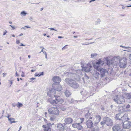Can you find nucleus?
<instances>
[{
    "mask_svg": "<svg viewBox=\"0 0 131 131\" xmlns=\"http://www.w3.org/2000/svg\"><path fill=\"white\" fill-rule=\"evenodd\" d=\"M72 72H65L64 75H66L67 76L74 79L78 80L80 79V76L82 75V71L80 70H75L73 69Z\"/></svg>",
    "mask_w": 131,
    "mask_h": 131,
    "instance_id": "1",
    "label": "nucleus"
},
{
    "mask_svg": "<svg viewBox=\"0 0 131 131\" xmlns=\"http://www.w3.org/2000/svg\"><path fill=\"white\" fill-rule=\"evenodd\" d=\"M120 57V56H115L111 60H109L108 58H106L104 61L107 65L110 66L111 65L114 66H119Z\"/></svg>",
    "mask_w": 131,
    "mask_h": 131,
    "instance_id": "2",
    "label": "nucleus"
},
{
    "mask_svg": "<svg viewBox=\"0 0 131 131\" xmlns=\"http://www.w3.org/2000/svg\"><path fill=\"white\" fill-rule=\"evenodd\" d=\"M54 100L50 99L49 100L50 103L53 105L56 106L57 104H62L63 102V100L59 96H54Z\"/></svg>",
    "mask_w": 131,
    "mask_h": 131,
    "instance_id": "3",
    "label": "nucleus"
},
{
    "mask_svg": "<svg viewBox=\"0 0 131 131\" xmlns=\"http://www.w3.org/2000/svg\"><path fill=\"white\" fill-rule=\"evenodd\" d=\"M65 81L67 84L74 89H77L79 87V85L75 81L69 78L65 79Z\"/></svg>",
    "mask_w": 131,
    "mask_h": 131,
    "instance_id": "4",
    "label": "nucleus"
},
{
    "mask_svg": "<svg viewBox=\"0 0 131 131\" xmlns=\"http://www.w3.org/2000/svg\"><path fill=\"white\" fill-rule=\"evenodd\" d=\"M94 68L100 72V76L101 77H104L105 75V73L106 72V70L104 69L101 68L100 66L97 65H94Z\"/></svg>",
    "mask_w": 131,
    "mask_h": 131,
    "instance_id": "5",
    "label": "nucleus"
},
{
    "mask_svg": "<svg viewBox=\"0 0 131 131\" xmlns=\"http://www.w3.org/2000/svg\"><path fill=\"white\" fill-rule=\"evenodd\" d=\"M49 114L58 115L59 114V111L57 107H52L48 110Z\"/></svg>",
    "mask_w": 131,
    "mask_h": 131,
    "instance_id": "6",
    "label": "nucleus"
},
{
    "mask_svg": "<svg viewBox=\"0 0 131 131\" xmlns=\"http://www.w3.org/2000/svg\"><path fill=\"white\" fill-rule=\"evenodd\" d=\"M103 121H105L106 125L108 126H112L113 124L112 120L108 117L105 116L104 117Z\"/></svg>",
    "mask_w": 131,
    "mask_h": 131,
    "instance_id": "7",
    "label": "nucleus"
},
{
    "mask_svg": "<svg viewBox=\"0 0 131 131\" xmlns=\"http://www.w3.org/2000/svg\"><path fill=\"white\" fill-rule=\"evenodd\" d=\"M127 64V60L126 58L120 57L119 67L121 68H125Z\"/></svg>",
    "mask_w": 131,
    "mask_h": 131,
    "instance_id": "8",
    "label": "nucleus"
},
{
    "mask_svg": "<svg viewBox=\"0 0 131 131\" xmlns=\"http://www.w3.org/2000/svg\"><path fill=\"white\" fill-rule=\"evenodd\" d=\"M113 100L118 104H121L124 102V100L122 97H118L117 95H115L114 96Z\"/></svg>",
    "mask_w": 131,
    "mask_h": 131,
    "instance_id": "9",
    "label": "nucleus"
},
{
    "mask_svg": "<svg viewBox=\"0 0 131 131\" xmlns=\"http://www.w3.org/2000/svg\"><path fill=\"white\" fill-rule=\"evenodd\" d=\"M52 81L54 82V83L52 84V86H53L56 84H59V83L61 81V80L59 77L56 76L53 77Z\"/></svg>",
    "mask_w": 131,
    "mask_h": 131,
    "instance_id": "10",
    "label": "nucleus"
},
{
    "mask_svg": "<svg viewBox=\"0 0 131 131\" xmlns=\"http://www.w3.org/2000/svg\"><path fill=\"white\" fill-rule=\"evenodd\" d=\"M85 114V117L86 118H89L90 119H92V117H91V114L90 113L88 108H86L83 110Z\"/></svg>",
    "mask_w": 131,
    "mask_h": 131,
    "instance_id": "11",
    "label": "nucleus"
},
{
    "mask_svg": "<svg viewBox=\"0 0 131 131\" xmlns=\"http://www.w3.org/2000/svg\"><path fill=\"white\" fill-rule=\"evenodd\" d=\"M57 128L60 131H67L66 129L67 127L63 126L61 123H58L57 124Z\"/></svg>",
    "mask_w": 131,
    "mask_h": 131,
    "instance_id": "12",
    "label": "nucleus"
},
{
    "mask_svg": "<svg viewBox=\"0 0 131 131\" xmlns=\"http://www.w3.org/2000/svg\"><path fill=\"white\" fill-rule=\"evenodd\" d=\"M53 124H51V123H49L47 125H43L42 127L44 128V131H51V129L50 127H51V125H53Z\"/></svg>",
    "mask_w": 131,
    "mask_h": 131,
    "instance_id": "13",
    "label": "nucleus"
},
{
    "mask_svg": "<svg viewBox=\"0 0 131 131\" xmlns=\"http://www.w3.org/2000/svg\"><path fill=\"white\" fill-rule=\"evenodd\" d=\"M72 126L74 128H77L78 130H82L83 128V127L81 125V124L80 123L73 124Z\"/></svg>",
    "mask_w": 131,
    "mask_h": 131,
    "instance_id": "14",
    "label": "nucleus"
},
{
    "mask_svg": "<svg viewBox=\"0 0 131 131\" xmlns=\"http://www.w3.org/2000/svg\"><path fill=\"white\" fill-rule=\"evenodd\" d=\"M56 91L54 89H52L50 90L48 92L47 94L49 96L53 97H54V96H56L54 94H56Z\"/></svg>",
    "mask_w": 131,
    "mask_h": 131,
    "instance_id": "15",
    "label": "nucleus"
},
{
    "mask_svg": "<svg viewBox=\"0 0 131 131\" xmlns=\"http://www.w3.org/2000/svg\"><path fill=\"white\" fill-rule=\"evenodd\" d=\"M123 125V128H128L131 126V122L128 121L127 120L124 122Z\"/></svg>",
    "mask_w": 131,
    "mask_h": 131,
    "instance_id": "16",
    "label": "nucleus"
},
{
    "mask_svg": "<svg viewBox=\"0 0 131 131\" xmlns=\"http://www.w3.org/2000/svg\"><path fill=\"white\" fill-rule=\"evenodd\" d=\"M121 124H119L118 125L117 124L116 125L113 126L112 128V129L113 131H119L121 129V127L119 125L123 123V121H122L120 122Z\"/></svg>",
    "mask_w": 131,
    "mask_h": 131,
    "instance_id": "17",
    "label": "nucleus"
},
{
    "mask_svg": "<svg viewBox=\"0 0 131 131\" xmlns=\"http://www.w3.org/2000/svg\"><path fill=\"white\" fill-rule=\"evenodd\" d=\"M64 122L63 123L64 125L69 124H71L73 121V119L70 117H67L64 119Z\"/></svg>",
    "mask_w": 131,
    "mask_h": 131,
    "instance_id": "18",
    "label": "nucleus"
},
{
    "mask_svg": "<svg viewBox=\"0 0 131 131\" xmlns=\"http://www.w3.org/2000/svg\"><path fill=\"white\" fill-rule=\"evenodd\" d=\"M101 119V117L99 115H97L94 118V125L95 126L97 125L98 123L99 122Z\"/></svg>",
    "mask_w": 131,
    "mask_h": 131,
    "instance_id": "19",
    "label": "nucleus"
},
{
    "mask_svg": "<svg viewBox=\"0 0 131 131\" xmlns=\"http://www.w3.org/2000/svg\"><path fill=\"white\" fill-rule=\"evenodd\" d=\"M54 88V89L55 91L57 90L58 91H60L62 89V87L61 85L60 84H56L54 86H53Z\"/></svg>",
    "mask_w": 131,
    "mask_h": 131,
    "instance_id": "20",
    "label": "nucleus"
},
{
    "mask_svg": "<svg viewBox=\"0 0 131 131\" xmlns=\"http://www.w3.org/2000/svg\"><path fill=\"white\" fill-rule=\"evenodd\" d=\"M86 124L88 128H91L93 125L92 121L90 119L86 121Z\"/></svg>",
    "mask_w": 131,
    "mask_h": 131,
    "instance_id": "21",
    "label": "nucleus"
},
{
    "mask_svg": "<svg viewBox=\"0 0 131 131\" xmlns=\"http://www.w3.org/2000/svg\"><path fill=\"white\" fill-rule=\"evenodd\" d=\"M92 66H91L86 65V66L83 68V69L86 72H89L90 71V69L92 68Z\"/></svg>",
    "mask_w": 131,
    "mask_h": 131,
    "instance_id": "22",
    "label": "nucleus"
},
{
    "mask_svg": "<svg viewBox=\"0 0 131 131\" xmlns=\"http://www.w3.org/2000/svg\"><path fill=\"white\" fill-rule=\"evenodd\" d=\"M129 119L128 118L127 115V114H125L123 116L122 115L121 118L120 119L121 121H127V120H129Z\"/></svg>",
    "mask_w": 131,
    "mask_h": 131,
    "instance_id": "23",
    "label": "nucleus"
},
{
    "mask_svg": "<svg viewBox=\"0 0 131 131\" xmlns=\"http://www.w3.org/2000/svg\"><path fill=\"white\" fill-rule=\"evenodd\" d=\"M81 93L83 95L84 97H85L87 98L89 96V95H88V93L85 90H83V91H81Z\"/></svg>",
    "mask_w": 131,
    "mask_h": 131,
    "instance_id": "24",
    "label": "nucleus"
},
{
    "mask_svg": "<svg viewBox=\"0 0 131 131\" xmlns=\"http://www.w3.org/2000/svg\"><path fill=\"white\" fill-rule=\"evenodd\" d=\"M103 65L104 64V63L103 61H102L101 59L98 60L97 62H96V64L94 65H94H97L99 66H100L99 65L101 64Z\"/></svg>",
    "mask_w": 131,
    "mask_h": 131,
    "instance_id": "25",
    "label": "nucleus"
},
{
    "mask_svg": "<svg viewBox=\"0 0 131 131\" xmlns=\"http://www.w3.org/2000/svg\"><path fill=\"white\" fill-rule=\"evenodd\" d=\"M93 75L97 79L99 77V75L100 76V75L99 72H98L97 71L94 70L93 74Z\"/></svg>",
    "mask_w": 131,
    "mask_h": 131,
    "instance_id": "26",
    "label": "nucleus"
},
{
    "mask_svg": "<svg viewBox=\"0 0 131 131\" xmlns=\"http://www.w3.org/2000/svg\"><path fill=\"white\" fill-rule=\"evenodd\" d=\"M65 94L66 97H68L71 95V92L69 90H66L64 92Z\"/></svg>",
    "mask_w": 131,
    "mask_h": 131,
    "instance_id": "27",
    "label": "nucleus"
},
{
    "mask_svg": "<svg viewBox=\"0 0 131 131\" xmlns=\"http://www.w3.org/2000/svg\"><path fill=\"white\" fill-rule=\"evenodd\" d=\"M122 115V114L119 113L116 114L115 117V119L121 121L120 119L121 118Z\"/></svg>",
    "mask_w": 131,
    "mask_h": 131,
    "instance_id": "28",
    "label": "nucleus"
},
{
    "mask_svg": "<svg viewBox=\"0 0 131 131\" xmlns=\"http://www.w3.org/2000/svg\"><path fill=\"white\" fill-rule=\"evenodd\" d=\"M67 100L66 101L69 103H75V102H77L76 101L74 100L73 99L70 100L67 99Z\"/></svg>",
    "mask_w": 131,
    "mask_h": 131,
    "instance_id": "29",
    "label": "nucleus"
},
{
    "mask_svg": "<svg viewBox=\"0 0 131 131\" xmlns=\"http://www.w3.org/2000/svg\"><path fill=\"white\" fill-rule=\"evenodd\" d=\"M15 119L12 118H10L8 119V121L10 122L11 124L13 123H15L17 122L16 121H14Z\"/></svg>",
    "mask_w": 131,
    "mask_h": 131,
    "instance_id": "30",
    "label": "nucleus"
},
{
    "mask_svg": "<svg viewBox=\"0 0 131 131\" xmlns=\"http://www.w3.org/2000/svg\"><path fill=\"white\" fill-rule=\"evenodd\" d=\"M43 72H42L41 73H36L35 74V76L36 77H40L41 75H43Z\"/></svg>",
    "mask_w": 131,
    "mask_h": 131,
    "instance_id": "31",
    "label": "nucleus"
},
{
    "mask_svg": "<svg viewBox=\"0 0 131 131\" xmlns=\"http://www.w3.org/2000/svg\"><path fill=\"white\" fill-rule=\"evenodd\" d=\"M91 131H99V128L98 127L96 126L91 129Z\"/></svg>",
    "mask_w": 131,
    "mask_h": 131,
    "instance_id": "32",
    "label": "nucleus"
},
{
    "mask_svg": "<svg viewBox=\"0 0 131 131\" xmlns=\"http://www.w3.org/2000/svg\"><path fill=\"white\" fill-rule=\"evenodd\" d=\"M20 15L22 16H25L27 14V13L25 11H23L20 13Z\"/></svg>",
    "mask_w": 131,
    "mask_h": 131,
    "instance_id": "33",
    "label": "nucleus"
},
{
    "mask_svg": "<svg viewBox=\"0 0 131 131\" xmlns=\"http://www.w3.org/2000/svg\"><path fill=\"white\" fill-rule=\"evenodd\" d=\"M126 108L127 110V111H130V106L128 104L126 106Z\"/></svg>",
    "mask_w": 131,
    "mask_h": 131,
    "instance_id": "34",
    "label": "nucleus"
},
{
    "mask_svg": "<svg viewBox=\"0 0 131 131\" xmlns=\"http://www.w3.org/2000/svg\"><path fill=\"white\" fill-rule=\"evenodd\" d=\"M17 105L18 107V108H20V107H21L23 106V105L22 103H21L19 102H18L17 103Z\"/></svg>",
    "mask_w": 131,
    "mask_h": 131,
    "instance_id": "35",
    "label": "nucleus"
},
{
    "mask_svg": "<svg viewBox=\"0 0 131 131\" xmlns=\"http://www.w3.org/2000/svg\"><path fill=\"white\" fill-rule=\"evenodd\" d=\"M101 22V20L100 19H98L97 20L95 21V25L99 24Z\"/></svg>",
    "mask_w": 131,
    "mask_h": 131,
    "instance_id": "36",
    "label": "nucleus"
},
{
    "mask_svg": "<svg viewBox=\"0 0 131 131\" xmlns=\"http://www.w3.org/2000/svg\"><path fill=\"white\" fill-rule=\"evenodd\" d=\"M96 53H92L91 54V58H95V57H96L97 55Z\"/></svg>",
    "mask_w": 131,
    "mask_h": 131,
    "instance_id": "37",
    "label": "nucleus"
},
{
    "mask_svg": "<svg viewBox=\"0 0 131 131\" xmlns=\"http://www.w3.org/2000/svg\"><path fill=\"white\" fill-rule=\"evenodd\" d=\"M105 121H102L100 123V124L101 125V127H102L105 124Z\"/></svg>",
    "mask_w": 131,
    "mask_h": 131,
    "instance_id": "38",
    "label": "nucleus"
},
{
    "mask_svg": "<svg viewBox=\"0 0 131 131\" xmlns=\"http://www.w3.org/2000/svg\"><path fill=\"white\" fill-rule=\"evenodd\" d=\"M94 42H91L90 43H82L81 44L83 45H89V44H92V43H94Z\"/></svg>",
    "mask_w": 131,
    "mask_h": 131,
    "instance_id": "39",
    "label": "nucleus"
},
{
    "mask_svg": "<svg viewBox=\"0 0 131 131\" xmlns=\"http://www.w3.org/2000/svg\"><path fill=\"white\" fill-rule=\"evenodd\" d=\"M60 108L63 111H64L66 110L65 107L64 106H61Z\"/></svg>",
    "mask_w": 131,
    "mask_h": 131,
    "instance_id": "40",
    "label": "nucleus"
},
{
    "mask_svg": "<svg viewBox=\"0 0 131 131\" xmlns=\"http://www.w3.org/2000/svg\"><path fill=\"white\" fill-rule=\"evenodd\" d=\"M120 46L121 47H122V48H125L126 49H127L128 48H131V47H125L123 46L122 45H120Z\"/></svg>",
    "mask_w": 131,
    "mask_h": 131,
    "instance_id": "41",
    "label": "nucleus"
},
{
    "mask_svg": "<svg viewBox=\"0 0 131 131\" xmlns=\"http://www.w3.org/2000/svg\"><path fill=\"white\" fill-rule=\"evenodd\" d=\"M80 120L81 121V122L80 123L81 124L84 121V118H80Z\"/></svg>",
    "mask_w": 131,
    "mask_h": 131,
    "instance_id": "42",
    "label": "nucleus"
},
{
    "mask_svg": "<svg viewBox=\"0 0 131 131\" xmlns=\"http://www.w3.org/2000/svg\"><path fill=\"white\" fill-rule=\"evenodd\" d=\"M55 118V117L54 116H52L50 117V119L51 121H53L54 120Z\"/></svg>",
    "mask_w": 131,
    "mask_h": 131,
    "instance_id": "43",
    "label": "nucleus"
},
{
    "mask_svg": "<svg viewBox=\"0 0 131 131\" xmlns=\"http://www.w3.org/2000/svg\"><path fill=\"white\" fill-rule=\"evenodd\" d=\"M130 49H128L126 50H124L123 51H127L128 52H131V48H130Z\"/></svg>",
    "mask_w": 131,
    "mask_h": 131,
    "instance_id": "44",
    "label": "nucleus"
},
{
    "mask_svg": "<svg viewBox=\"0 0 131 131\" xmlns=\"http://www.w3.org/2000/svg\"><path fill=\"white\" fill-rule=\"evenodd\" d=\"M67 45H66V46H64L63 47L62 49V50H64L65 49H67Z\"/></svg>",
    "mask_w": 131,
    "mask_h": 131,
    "instance_id": "45",
    "label": "nucleus"
},
{
    "mask_svg": "<svg viewBox=\"0 0 131 131\" xmlns=\"http://www.w3.org/2000/svg\"><path fill=\"white\" fill-rule=\"evenodd\" d=\"M9 82L10 84V86H11V85L12 84V83H13V81L12 80H9L8 81Z\"/></svg>",
    "mask_w": 131,
    "mask_h": 131,
    "instance_id": "46",
    "label": "nucleus"
},
{
    "mask_svg": "<svg viewBox=\"0 0 131 131\" xmlns=\"http://www.w3.org/2000/svg\"><path fill=\"white\" fill-rule=\"evenodd\" d=\"M85 77L86 79H88L89 78V77L86 74L85 75Z\"/></svg>",
    "mask_w": 131,
    "mask_h": 131,
    "instance_id": "47",
    "label": "nucleus"
},
{
    "mask_svg": "<svg viewBox=\"0 0 131 131\" xmlns=\"http://www.w3.org/2000/svg\"><path fill=\"white\" fill-rule=\"evenodd\" d=\"M30 82H31V81H33V80L35 79L36 78H30Z\"/></svg>",
    "mask_w": 131,
    "mask_h": 131,
    "instance_id": "48",
    "label": "nucleus"
},
{
    "mask_svg": "<svg viewBox=\"0 0 131 131\" xmlns=\"http://www.w3.org/2000/svg\"><path fill=\"white\" fill-rule=\"evenodd\" d=\"M7 32V31L6 30H5V31L4 32L3 34V35L4 36L5 35Z\"/></svg>",
    "mask_w": 131,
    "mask_h": 131,
    "instance_id": "49",
    "label": "nucleus"
},
{
    "mask_svg": "<svg viewBox=\"0 0 131 131\" xmlns=\"http://www.w3.org/2000/svg\"><path fill=\"white\" fill-rule=\"evenodd\" d=\"M20 42V41L18 40H16V43L17 44H18Z\"/></svg>",
    "mask_w": 131,
    "mask_h": 131,
    "instance_id": "50",
    "label": "nucleus"
},
{
    "mask_svg": "<svg viewBox=\"0 0 131 131\" xmlns=\"http://www.w3.org/2000/svg\"><path fill=\"white\" fill-rule=\"evenodd\" d=\"M121 131H131V129H130L128 130H125L124 129H122L121 130Z\"/></svg>",
    "mask_w": 131,
    "mask_h": 131,
    "instance_id": "51",
    "label": "nucleus"
},
{
    "mask_svg": "<svg viewBox=\"0 0 131 131\" xmlns=\"http://www.w3.org/2000/svg\"><path fill=\"white\" fill-rule=\"evenodd\" d=\"M50 29V30H55L56 31H57V30L56 29H55L54 28H49Z\"/></svg>",
    "mask_w": 131,
    "mask_h": 131,
    "instance_id": "52",
    "label": "nucleus"
},
{
    "mask_svg": "<svg viewBox=\"0 0 131 131\" xmlns=\"http://www.w3.org/2000/svg\"><path fill=\"white\" fill-rule=\"evenodd\" d=\"M9 26H11L13 29H15V28L14 26H12V25H10Z\"/></svg>",
    "mask_w": 131,
    "mask_h": 131,
    "instance_id": "53",
    "label": "nucleus"
},
{
    "mask_svg": "<svg viewBox=\"0 0 131 131\" xmlns=\"http://www.w3.org/2000/svg\"><path fill=\"white\" fill-rule=\"evenodd\" d=\"M93 39L92 38H91L90 39H84L85 40H91Z\"/></svg>",
    "mask_w": 131,
    "mask_h": 131,
    "instance_id": "54",
    "label": "nucleus"
},
{
    "mask_svg": "<svg viewBox=\"0 0 131 131\" xmlns=\"http://www.w3.org/2000/svg\"><path fill=\"white\" fill-rule=\"evenodd\" d=\"M25 45H24L23 44L21 43H20V46H25Z\"/></svg>",
    "mask_w": 131,
    "mask_h": 131,
    "instance_id": "55",
    "label": "nucleus"
},
{
    "mask_svg": "<svg viewBox=\"0 0 131 131\" xmlns=\"http://www.w3.org/2000/svg\"><path fill=\"white\" fill-rule=\"evenodd\" d=\"M21 76L22 77H24V73L23 72V71H22V74L21 75Z\"/></svg>",
    "mask_w": 131,
    "mask_h": 131,
    "instance_id": "56",
    "label": "nucleus"
},
{
    "mask_svg": "<svg viewBox=\"0 0 131 131\" xmlns=\"http://www.w3.org/2000/svg\"><path fill=\"white\" fill-rule=\"evenodd\" d=\"M15 74H16V76L18 77L19 75L18 74H17V71H16V72Z\"/></svg>",
    "mask_w": 131,
    "mask_h": 131,
    "instance_id": "57",
    "label": "nucleus"
},
{
    "mask_svg": "<svg viewBox=\"0 0 131 131\" xmlns=\"http://www.w3.org/2000/svg\"><path fill=\"white\" fill-rule=\"evenodd\" d=\"M101 110H103V111H104L105 110V108H104L103 107H102L101 108Z\"/></svg>",
    "mask_w": 131,
    "mask_h": 131,
    "instance_id": "58",
    "label": "nucleus"
},
{
    "mask_svg": "<svg viewBox=\"0 0 131 131\" xmlns=\"http://www.w3.org/2000/svg\"><path fill=\"white\" fill-rule=\"evenodd\" d=\"M25 27H26V28H30V27H29V26H25Z\"/></svg>",
    "mask_w": 131,
    "mask_h": 131,
    "instance_id": "59",
    "label": "nucleus"
},
{
    "mask_svg": "<svg viewBox=\"0 0 131 131\" xmlns=\"http://www.w3.org/2000/svg\"><path fill=\"white\" fill-rule=\"evenodd\" d=\"M43 53L45 54V55L47 54L46 52L45 51L43 52Z\"/></svg>",
    "mask_w": 131,
    "mask_h": 131,
    "instance_id": "60",
    "label": "nucleus"
},
{
    "mask_svg": "<svg viewBox=\"0 0 131 131\" xmlns=\"http://www.w3.org/2000/svg\"><path fill=\"white\" fill-rule=\"evenodd\" d=\"M58 38H63V37L61 36H59L58 37Z\"/></svg>",
    "mask_w": 131,
    "mask_h": 131,
    "instance_id": "61",
    "label": "nucleus"
},
{
    "mask_svg": "<svg viewBox=\"0 0 131 131\" xmlns=\"http://www.w3.org/2000/svg\"><path fill=\"white\" fill-rule=\"evenodd\" d=\"M10 116V115H9L8 114V116H7V117L8 118V119L9 118H9V117Z\"/></svg>",
    "mask_w": 131,
    "mask_h": 131,
    "instance_id": "62",
    "label": "nucleus"
},
{
    "mask_svg": "<svg viewBox=\"0 0 131 131\" xmlns=\"http://www.w3.org/2000/svg\"><path fill=\"white\" fill-rule=\"evenodd\" d=\"M126 6H123L122 7V8L123 9H124L125 8V7Z\"/></svg>",
    "mask_w": 131,
    "mask_h": 131,
    "instance_id": "63",
    "label": "nucleus"
},
{
    "mask_svg": "<svg viewBox=\"0 0 131 131\" xmlns=\"http://www.w3.org/2000/svg\"><path fill=\"white\" fill-rule=\"evenodd\" d=\"M95 1V0H91V1H90L89 3H91L92 2H94V1Z\"/></svg>",
    "mask_w": 131,
    "mask_h": 131,
    "instance_id": "64",
    "label": "nucleus"
}]
</instances>
